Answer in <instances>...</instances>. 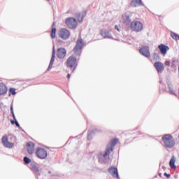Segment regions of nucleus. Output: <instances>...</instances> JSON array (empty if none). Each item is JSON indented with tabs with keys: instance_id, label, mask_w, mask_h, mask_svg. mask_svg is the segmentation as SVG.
Masks as SVG:
<instances>
[{
	"instance_id": "f257e3e1",
	"label": "nucleus",
	"mask_w": 179,
	"mask_h": 179,
	"mask_svg": "<svg viewBox=\"0 0 179 179\" xmlns=\"http://www.w3.org/2000/svg\"><path fill=\"white\" fill-rule=\"evenodd\" d=\"M117 142H118V139L115 138L108 143V144L106 146L105 152H102L100 153L99 156V160L103 162L104 163H106L107 160H109L110 153L113 152V148L115 146V145H117Z\"/></svg>"
},
{
	"instance_id": "f03ea898",
	"label": "nucleus",
	"mask_w": 179,
	"mask_h": 179,
	"mask_svg": "<svg viewBox=\"0 0 179 179\" xmlns=\"http://www.w3.org/2000/svg\"><path fill=\"white\" fill-rule=\"evenodd\" d=\"M122 20L124 26L131 29V31H135V19H134V13H124L122 15Z\"/></svg>"
},
{
	"instance_id": "7ed1b4c3",
	"label": "nucleus",
	"mask_w": 179,
	"mask_h": 179,
	"mask_svg": "<svg viewBox=\"0 0 179 179\" xmlns=\"http://www.w3.org/2000/svg\"><path fill=\"white\" fill-rule=\"evenodd\" d=\"M162 146H164V148H165V149H171L172 148H174V145H176V141H174L172 135L164 134L162 136Z\"/></svg>"
},
{
	"instance_id": "20e7f679",
	"label": "nucleus",
	"mask_w": 179,
	"mask_h": 179,
	"mask_svg": "<svg viewBox=\"0 0 179 179\" xmlns=\"http://www.w3.org/2000/svg\"><path fill=\"white\" fill-rule=\"evenodd\" d=\"M83 48V41L82 40V38H79L78 39L76 42V45L73 48V52L76 54V55H80Z\"/></svg>"
},
{
	"instance_id": "39448f33",
	"label": "nucleus",
	"mask_w": 179,
	"mask_h": 179,
	"mask_svg": "<svg viewBox=\"0 0 179 179\" xmlns=\"http://www.w3.org/2000/svg\"><path fill=\"white\" fill-rule=\"evenodd\" d=\"M66 24L69 29H76L78 27V21L73 17H69L66 20Z\"/></svg>"
},
{
	"instance_id": "423d86ee",
	"label": "nucleus",
	"mask_w": 179,
	"mask_h": 179,
	"mask_svg": "<svg viewBox=\"0 0 179 179\" xmlns=\"http://www.w3.org/2000/svg\"><path fill=\"white\" fill-rule=\"evenodd\" d=\"M36 154L38 159H45L48 156L47 150L40 147L36 149Z\"/></svg>"
},
{
	"instance_id": "0eeeda50",
	"label": "nucleus",
	"mask_w": 179,
	"mask_h": 179,
	"mask_svg": "<svg viewBox=\"0 0 179 179\" xmlns=\"http://www.w3.org/2000/svg\"><path fill=\"white\" fill-rule=\"evenodd\" d=\"M59 36L62 40H68L71 37V32L66 29H62L59 31Z\"/></svg>"
},
{
	"instance_id": "6e6552de",
	"label": "nucleus",
	"mask_w": 179,
	"mask_h": 179,
	"mask_svg": "<svg viewBox=\"0 0 179 179\" xmlns=\"http://www.w3.org/2000/svg\"><path fill=\"white\" fill-rule=\"evenodd\" d=\"M140 54L141 55H143V57H145V58H149L150 57V51L149 46H143L140 50H139Z\"/></svg>"
},
{
	"instance_id": "1a4fd4ad",
	"label": "nucleus",
	"mask_w": 179,
	"mask_h": 179,
	"mask_svg": "<svg viewBox=\"0 0 179 179\" xmlns=\"http://www.w3.org/2000/svg\"><path fill=\"white\" fill-rule=\"evenodd\" d=\"M154 66L155 69H157V72H158V73H162V72L164 71V64H163V63H162L161 62H155L154 64Z\"/></svg>"
},
{
	"instance_id": "9d476101",
	"label": "nucleus",
	"mask_w": 179,
	"mask_h": 179,
	"mask_svg": "<svg viewBox=\"0 0 179 179\" xmlns=\"http://www.w3.org/2000/svg\"><path fill=\"white\" fill-rule=\"evenodd\" d=\"M66 56V50L64 48H60L57 50V57L59 59H64Z\"/></svg>"
},
{
	"instance_id": "9b49d317",
	"label": "nucleus",
	"mask_w": 179,
	"mask_h": 179,
	"mask_svg": "<svg viewBox=\"0 0 179 179\" xmlns=\"http://www.w3.org/2000/svg\"><path fill=\"white\" fill-rule=\"evenodd\" d=\"M55 61V46L52 48V57L50 59V62L49 64V66L47 69V71H51L52 69V65H54V62Z\"/></svg>"
},
{
	"instance_id": "f8f14e48",
	"label": "nucleus",
	"mask_w": 179,
	"mask_h": 179,
	"mask_svg": "<svg viewBox=\"0 0 179 179\" xmlns=\"http://www.w3.org/2000/svg\"><path fill=\"white\" fill-rule=\"evenodd\" d=\"M158 48L162 55H166L170 48L164 44H161L158 46Z\"/></svg>"
},
{
	"instance_id": "ddd939ff",
	"label": "nucleus",
	"mask_w": 179,
	"mask_h": 179,
	"mask_svg": "<svg viewBox=\"0 0 179 179\" xmlns=\"http://www.w3.org/2000/svg\"><path fill=\"white\" fill-rule=\"evenodd\" d=\"M75 64H76V57H75V56H71L67 59V66L69 68H73Z\"/></svg>"
},
{
	"instance_id": "4468645a",
	"label": "nucleus",
	"mask_w": 179,
	"mask_h": 179,
	"mask_svg": "<svg viewBox=\"0 0 179 179\" xmlns=\"http://www.w3.org/2000/svg\"><path fill=\"white\" fill-rule=\"evenodd\" d=\"M2 143L5 148H9L10 149L13 148V143L8 141V136H3L2 138Z\"/></svg>"
},
{
	"instance_id": "2eb2a0df",
	"label": "nucleus",
	"mask_w": 179,
	"mask_h": 179,
	"mask_svg": "<svg viewBox=\"0 0 179 179\" xmlns=\"http://www.w3.org/2000/svg\"><path fill=\"white\" fill-rule=\"evenodd\" d=\"M108 172L110 173V174H111V176H113L115 178H118V169H117V168L115 167H110L108 169Z\"/></svg>"
},
{
	"instance_id": "dca6fc26",
	"label": "nucleus",
	"mask_w": 179,
	"mask_h": 179,
	"mask_svg": "<svg viewBox=\"0 0 179 179\" xmlns=\"http://www.w3.org/2000/svg\"><path fill=\"white\" fill-rule=\"evenodd\" d=\"M143 30V24L139 21H135V31L139 33Z\"/></svg>"
},
{
	"instance_id": "f3484780",
	"label": "nucleus",
	"mask_w": 179,
	"mask_h": 179,
	"mask_svg": "<svg viewBox=\"0 0 179 179\" xmlns=\"http://www.w3.org/2000/svg\"><path fill=\"white\" fill-rule=\"evenodd\" d=\"M85 16H86V12L77 13L76 14V17L78 22H79V23H82V22H83V19L85 18Z\"/></svg>"
},
{
	"instance_id": "a211bd4d",
	"label": "nucleus",
	"mask_w": 179,
	"mask_h": 179,
	"mask_svg": "<svg viewBox=\"0 0 179 179\" xmlns=\"http://www.w3.org/2000/svg\"><path fill=\"white\" fill-rule=\"evenodd\" d=\"M101 36H102L103 38H113L111 34H110L107 29L101 30Z\"/></svg>"
},
{
	"instance_id": "6ab92c4d",
	"label": "nucleus",
	"mask_w": 179,
	"mask_h": 179,
	"mask_svg": "<svg viewBox=\"0 0 179 179\" xmlns=\"http://www.w3.org/2000/svg\"><path fill=\"white\" fill-rule=\"evenodd\" d=\"M27 152L29 155H33L34 152V143L31 142H29L27 143Z\"/></svg>"
},
{
	"instance_id": "aec40b11",
	"label": "nucleus",
	"mask_w": 179,
	"mask_h": 179,
	"mask_svg": "<svg viewBox=\"0 0 179 179\" xmlns=\"http://www.w3.org/2000/svg\"><path fill=\"white\" fill-rule=\"evenodd\" d=\"M8 92V88L3 83H0V95L5 94Z\"/></svg>"
},
{
	"instance_id": "412c9836",
	"label": "nucleus",
	"mask_w": 179,
	"mask_h": 179,
	"mask_svg": "<svg viewBox=\"0 0 179 179\" xmlns=\"http://www.w3.org/2000/svg\"><path fill=\"white\" fill-rule=\"evenodd\" d=\"M175 164H176V157H172L169 162V166L171 169H177V166H176Z\"/></svg>"
},
{
	"instance_id": "4be33fe9",
	"label": "nucleus",
	"mask_w": 179,
	"mask_h": 179,
	"mask_svg": "<svg viewBox=\"0 0 179 179\" xmlns=\"http://www.w3.org/2000/svg\"><path fill=\"white\" fill-rule=\"evenodd\" d=\"M57 32V29L55 28V22H53L52 25V31L50 34V37L52 38H55V33Z\"/></svg>"
},
{
	"instance_id": "5701e85b",
	"label": "nucleus",
	"mask_w": 179,
	"mask_h": 179,
	"mask_svg": "<svg viewBox=\"0 0 179 179\" xmlns=\"http://www.w3.org/2000/svg\"><path fill=\"white\" fill-rule=\"evenodd\" d=\"M171 37H172L173 40H176V41L179 40V35L173 31H171Z\"/></svg>"
},
{
	"instance_id": "b1692460",
	"label": "nucleus",
	"mask_w": 179,
	"mask_h": 179,
	"mask_svg": "<svg viewBox=\"0 0 179 179\" xmlns=\"http://www.w3.org/2000/svg\"><path fill=\"white\" fill-rule=\"evenodd\" d=\"M135 3L137 6H145V3H143L142 0H135Z\"/></svg>"
},
{
	"instance_id": "393cba45",
	"label": "nucleus",
	"mask_w": 179,
	"mask_h": 179,
	"mask_svg": "<svg viewBox=\"0 0 179 179\" xmlns=\"http://www.w3.org/2000/svg\"><path fill=\"white\" fill-rule=\"evenodd\" d=\"M168 87H169V91H170L171 94H176V93L174 92V90H173V85L172 84H168Z\"/></svg>"
},
{
	"instance_id": "a878e982",
	"label": "nucleus",
	"mask_w": 179,
	"mask_h": 179,
	"mask_svg": "<svg viewBox=\"0 0 179 179\" xmlns=\"http://www.w3.org/2000/svg\"><path fill=\"white\" fill-rule=\"evenodd\" d=\"M31 162V159H30L29 157H24V163H25V164H29Z\"/></svg>"
},
{
	"instance_id": "bb28decb",
	"label": "nucleus",
	"mask_w": 179,
	"mask_h": 179,
	"mask_svg": "<svg viewBox=\"0 0 179 179\" xmlns=\"http://www.w3.org/2000/svg\"><path fill=\"white\" fill-rule=\"evenodd\" d=\"M10 93H11L13 96H15V94H16V90L15 88H10Z\"/></svg>"
},
{
	"instance_id": "cd10ccee",
	"label": "nucleus",
	"mask_w": 179,
	"mask_h": 179,
	"mask_svg": "<svg viewBox=\"0 0 179 179\" xmlns=\"http://www.w3.org/2000/svg\"><path fill=\"white\" fill-rule=\"evenodd\" d=\"M130 6H131L132 8H135V0H131V1L130 2Z\"/></svg>"
},
{
	"instance_id": "c85d7f7f",
	"label": "nucleus",
	"mask_w": 179,
	"mask_h": 179,
	"mask_svg": "<svg viewBox=\"0 0 179 179\" xmlns=\"http://www.w3.org/2000/svg\"><path fill=\"white\" fill-rule=\"evenodd\" d=\"M16 127H17V128H20V124H19V122H17V120H15V123Z\"/></svg>"
},
{
	"instance_id": "c756f323",
	"label": "nucleus",
	"mask_w": 179,
	"mask_h": 179,
	"mask_svg": "<svg viewBox=\"0 0 179 179\" xmlns=\"http://www.w3.org/2000/svg\"><path fill=\"white\" fill-rule=\"evenodd\" d=\"M32 169H33V170H34V171H38V168L37 166H34L32 167Z\"/></svg>"
},
{
	"instance_id": "7c9ffc66",
	"label": "nucleus",
	"mask_w": 179,
	"mask_h": 179,
	"mask_svg": "<svg viewBox=\"0 0 179 179\" xmlns=\"http://www.w3.org/2000/svg\"><path fill=\"white\" fill-rule=\"evenodd\" d=\"M115 30H117V31H120V27H118V25H115Z\"/></svg>"
},
{
	"instance_id": "2f4dec72",
	"label": "nucleus",
	"mask_w": 179,
	"mask_h": 179,
	"mask_svg": "<svg viewBox=\"0 0 179 179\" xmlns=\"http://www.w3.org/2000/svg\"><path fill=\"white\" fill-rule=\"evenodd\" d=\"M10 112H11V114H12V115H13V113H15L14 112H13V106H10Z\"/></svg>"
},
{
	"instance_id": "473e14b6",
	"label": "nucleus",
	"mask_w": 179,
	"mask_h": 179,
	"mask_svg": "<svg viewBox=\"0 0 179 179\" xmlns=\"http://www.w3.org/2000/svg\"><path fill=\"white\" fill-rule=\"evenodd\" d=\"M154 58L155 59L159 58V55L157 53H154Z\"/></svg>"
},
{
	"instance_id": "72a5a7b5",
	"label": "nucleus",
	"mask_w": 179,
	"mask_h": 179,
	"mask_svg": "<svg viewBox=\"0 0 179 179\" xmlns=\"http://www.w3.org/2000/svg\"><path fill=\"white\" fill-rule=\"evenodd\" d=\"M165 65L166 66H170V62H169V61L165 62Z\"/></svg>"
},
{
	"instance_id": "f704fd0d",
	"label": "nucleus",
	"mask_w": 179,
	"mask_h": 179,
	"mask_svg": "<svg viewBox=\"0 0 179 179\" xmlns=\"http://www.w3.org/2000/svg\"><path fill=\"white\" fill-rule=\"evenodd\" d=\"M164 176H165V177H166L167 178H170V174H167V173H164Z\"/></svg>"
},
{
	"instance_id": "c9c22d12",
	"label": "nucleus",
	"mask_w": 179,
	"mask_h": 179,
	"mask_svg": "<svg viewBox=\"0 0 179 179\" xmlns=\"http://www.w3.org/2000/svg\"><path fill=\"white\" fill-rule=\"evenodd\" d=\"M87 138L88 139H92V134L90 133L88 134Z\"/></svg>"
},
{
	"instance_id": "e433bc0d",
	"label": "nucleus",
	"mask_w": 179,
	"mask_h": 179,
	"mask_svg": "<svg viewBox=\"0 0 179 179\" xmlns=\"http://www.w3.org/2000/svg\"><path fill=\"white\" fill-rule=\"evenodd\" d=\"M13 115V118L14 121H16V117L15 116V113H13V115Z\"/></svg>"
},
{
	"instance_id": "4c0bfd02",
	"label": "nucleus",
	"mask_w": 179,
	"mask_h": 179,
	"mask_svg": "<svg viewBox=\"0 0 179 179\" xmlns=\"http://www.w3.org/2000/svg\"><path fill=\"white\" fill-rule=\"evenodd\" d=\"M10 122H11V124H12L13 125L15 124V121L10 120Z\"/></svg>"
},
{
	"instance_id": "58836bf2",
	"label": "nucleus",
	"mask_w": 179,
	"mask_h": 179,
	"mask_svg": "<svg viewBox=\"0 0 179 179\" xmlns=\"http://www.w3.org/2000/svg\"><path fill=\"white\" fill-rule=\"evenodd\" d=\"M67 78L69 79L71 78V74H68Z\"/></svg>"
},
{
	"instance_id": "ea45409f",
	"label": "nucleus",
	"mask_w": 179,
	"mask_h": 179,
	"mask_svg": "<svg viewBox=\"0 0 179 179\" xmlns=\"http://www.w3.org/2000/svg\"><path fill=\"white\" fill-rule=\"evenodd\" d=\"M96 130H94L92 131V134H94V132H96Z\"/></svg>"
},
{
	"instance_id": "a19ab883",
	"label": "nucleus",
	"mask_w": 179,
	"mask_h": 179,
	"mask_svg": "<svg viewBox=\"0 0 179 179\" xmlns=\"http://www.w3.org/2000/svg\"><path fill=\"white\" fill-rule=\"evenodd\" d=\"M47 1H50V0H47Z\"/></svg>"
}]
</instances>
